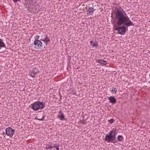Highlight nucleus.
<instances>
[{"mask_svg":"<svg viewBox=\"0 0 150 150\" xmlns=\"http://www.w3.org/2000/svg\"><path fill=\"white\" fill-rule=\"evenodd\" d=\"M40 37V36L38 35H37L35 37V40H36V41H39L40 40H39Z\"/></svg>","mask_w":150,"mask_h":150,"instance_id":"a211bd4d","label":"nucleus"},{"mask_svg":"<svg viewBox=\"0 0 150 150\" xmlns=\"http://www.w3.org/2000/svg\"><path fill=\"white\" fill-rule=\"evenodd\" d=\"M96 62L100 63V65L103 66L107 64V62L106 61L102 59L97 60Z\"/></svg>","mask_w":150,"mask_h":150,"instance_id":"9d476101","label":"nucleus"},{"mask_svg":"<svg viewBox=\"0 0 150 150\" xmlns=\"http://www.w3.org/2000/svg\"><path fill=\"white\" fill-rule=\"evenodd\" d=\"M1 47L6 48V45L4 42L3 40L1 38L0 39V48Z\"/></svg>","mask_w":150,"mask_h":150,"instance_id":"4468645a","label":"nucleus"},{"mask_svg":"<svg viewBox=\"0 0 150 150\" xmlns=\"http://www.w3.org/2000/svg\"><path fill=\"white\" fill-rule=\"evenodd\" d=\"M40 40L45 42V43L47 45L48 42H50V40L48 37L47 35L45 33H43L41 36H40Z\"/></svg>","mask_w":150,"mask_h":150,"instance_id":"39448f33","label":"nucleus"},{"mask_svg":"<svg viewBox=\"0 0 150 150\" xmlns=\"http://www.w3.org/2000/svg\"><path fill=\"white\" fill-rule=\"evenodd\" d=\"M33 42L35 45V49L39 50L42 49V43L40 40L39 41L34 40Z\"/></svg>","mask_w":150,"mask_h":150,"instance_id":"0eeeda50","label":"nucleus"},{"mask_svg":"<svg viewBox=\"0 0 150 150\" xmlns=\"http://www.w3.org/2000/svg\"><path fill=\"white\" fill-rule=\"evenodd\" d=\"M59 146L58 144L57 145V146L55 147L56 148L57 150H59Z\"/></svg>","mask_w":150,"mask_h":150,"instance_id":"4be33fe9","label":"nucleus"},{"mask_svg":"<svg viewBox=\"0 0 150 150\" xmlns=\"http://www.w3.org/2000/svg\"><path fill=\"white\" fill-rule=\"evenodd\" d=\"M124 12L125 14L119 9L113 11L115 14V17L117 21V24L118 26L124 25L127 28L129 26L134 25V24L130 20L125 12Z\"/></svg>","mask_w":150,"mask_h":150,"instance_id":"f257e3e1","label":"nucleus"},{"mask_svg":"<svg viewBox=\"0 0 150 150\" xmlns=\"http://www.w3.org/2000/svg\"><path fill=\"white\" fill-rule=\"evenodd\" d=\"M82 124H84V123H85V121H84V120H83V121L82 122Z\"/></svg>","mask_w":150,"mask_h":150,"instance_id":"b1692460","label":"nucleus"},{"mask_svg":"<svg viewBox=\"0 0 150 150\" xmlns=\"http://www.w3.org/2000/svg\"><path fill=\"white\" fill-rule=\"evenodd\" d=\"M116 133L115 130H112L108 134H106L104 139L108 142H112L115 143L117 141Z\"/></svg>","mask_w":150,"mask_h":150,"instance_id":"f03ea898","label":"nucleus"},{"mask_svg":"<svg viewBox=\"0 0 150 150\" xmlns=\"http://www.w3.org/2000/svg\"><path fill=\"white\" fill-rule=\"evenodd\" d=\"M31 75H32V76H33V75L32 74H30V76H31Z\"/></svg>","mask_w":150,"mask_h":150,"instance_id":"393cba45","label":"nucleus"},{"mask_svg":"<svg viewBox=\"0 0 150 150\" xmlns=\"http://www.w3.org/2000/svg\"><path fill=\"white\" fill-rule=\"evenodd\" d=\"M119 28H117L115 29V30H118V33L121 35L124 34L126 32V30H127V28L123 25L122 26H119Z\"/></svg>","mask_w":150,"mask_h":150,"instance_id":"20e7f679","label":"nucleus"},{"mask_svg":"<svg viewBox=\"0 0 150 150\" xmlns=\"http://www.w3.org/2000/svg\"><path fill=\"white\" fill-rule=\"evenodd\" d=\"M90 44L92 47H97L98 46V42L97 41H90Z\"/></svg>","mask_w":150,"mask_h":150,"instance_id":"9b49d317","label":"nucleus"},{"mask_svg":"<svg viewBox=\"0 0 150 150\" xmlns=\"http://www.w3.org/2000/svg\"><path fill=\"white\" fill-rule=\"evenodd\" d=\"M111 17L112 18H113V17L112 16H111Z\"/></svg>","mask_w":150,"mask_h":150,"instance_id":"a878e982","label":"nucleus"},{"mask_svg":"<svg viewBox=\"0 0 150 150\" xmlns=\"http://www.w3.org/2000/svg\"><path fill=\"white\" fill-rule=\"evenodd\" d=\"M39 70L37 68H34L33 70V76H32V75H31V76L33 78H34L36 74L38 73L39 72Z\"/></svg>","mask_w":150,"mask_h":150,"instance_id":"ddd939ff","label":"nucleus"},{"mask_svg":"<svg viewBox=\"0 0 150 150\" xmlns=\"http://www.w3.org/2000/svg\"><path fill=\"white\" fill-rule=\"evenodd\" d=\"M48 146H46L45 147V148L47 149H52V147H51V145H48Z\"/></svg>","mask_w":150,"mask_h":150,"instance_id":"aec40b11","label":"nucleus"},{"mask_svg":"<svg viewBox=\"0 0 150 150\" xmlns=\"http://www.w3.org/2000/svg\"><path fill=\"white\" fill-rule=\"evenodd\" d=\"M32 108L34 111H37L39 109H42L45 107V103L43 101H36L31 104Z\"/></svg>","mask_w":150,"mask_h":150,"instance_id":"7ed1b4c3","label":"nucleus"},{"mask_svg":"<svg viewBox=\"0 0 150 150\" xmlns=\"http://www.w3.org/2000/svg\"><path fill=\"white\" fill-rule=\"evenodd\" d=\"M117 140L119 141H120L122 140V139L123 137L122 135H119L117 136Z\"/></svg>","mask_w":150,"mask_h":150,"instance_id":"f3484780","label":"nucleus"},{"mask_svg":"<svg viewBox=\"0 0 150 150\" xmlns=\"http://www.w3.org/2000/svg\"><path fill=\"white\" fill-rule=\"evenodd\" d=\"M13 1L15 3H16L17 1H19L20 0H13Z\"/></svg>","mask_w":150,"mask_h":150,"instance_id":"5701e85b","label":"nucleus"},{"mask_svg":"<svg viewBox=\"0 0 150 150\" xmlns=\"http://www.w3.org/2000/svg\"><path fill=\"white\" fill-rule=\"evenodd\" d=\"M15 130L13 129L11 127H9L6 129V134L10 137H11L15 133Z\"/></svg>","mask_w":150,"mask_h":150,"instance_id":"423d86ee","label":"nucleus"},{"mask_svg":"<svg viewBox=\"0 0 150 150\" xmlns=\"http://www.w3.org/2000/svg\"><path fill=\"white\" fill-rule=\"evenodd\" d=\"M112 89L111 90L112 93H113L116 94L117 92V90L115 88H114V87H112Z\"/></svg>","mask_w":150,"mask_h":150,"instance_id":"dca6fc26","label":"nucleus"},{"mask_svg":"<svg viewBox=\"0 0 150 150\" xmlns=\"http://www.w3.org/2000/svg\"><path fill=\"white\" fill-rule=\"evenodd\" d=\"M110 103L114 104L116 102V100L114 96H110L109 98Z\"/></svg>","mask_w":150,"mask_h":150,"instance_id":"f8f14e48","label":"nucleus"},{"mask_svg":"<svg viewBox=\"0 0 150 150\" xmlns=\"http://www.w3.org/2000/svg\"><path fill=\"white\" fill-rule=\"evenodd\" d=\"M25 7H26V8L27 7V6H25Z\"/></svg>","mask_w":150,"mask_h":150,"instance_id":"bb28decb","label":"nucleus"},{"mask_svg":"<svg viewBox=\"0 0 150 150\" xmlns=\"http://www.w3.org/2000/svg\"><path fill=\"white\" fill-rule=\"evenodd\" d=\"M95 9L92 7H89L87 11V14L90 15H92L93 14Z\"/></svg>","mask_w":150,"mask_h":150,"instance_id":"1a4fd4ad","label":"nucleus"},{"mask_svg":"<svg viewBox=\"0 0 150 150\" xmlns=\"http://www.w3.org/2000/svg\"><path fill=\"white\" fill-rule=\"evenodd\" d=\"M115 121V120L113 119L112 118L110 120H108V122L110 124L113 123Z\"/></svg>","mask_w":150,"mask_h":150,"instance_id":"6ab92c4d","label":"nucleus"},{"mask_svg":"<svg viewBox=\"0 0 150 150\" xmlns=\"http://www.w3.org/2000/svg\"><path fill=\"white\" fill-rule=\"evenodd\" d=\"M45 117V115H43L42 118L41 119H39V118H38V117H36L35 118V119L37 120H40V121H43V120H44V118Z\"/></svg>","mask_w":150,"mask_h":150,"instance_id":"2eb2a0df","label":"nucleus"},{"mask_svg":"<svg viewBox=\"0 0 150 150\" xmlns=\"http://www.w3.org/2000/svg\"><path fill=\"white\" fill-rule=\"evenodd\" d=\"M57 117L58 118H59L61 120L63 121L65 120L64 118L65 116L61 110L59 111V114L57 116Z\"/></svg>","mask_w":150,"mask_h":150,"instance_id":"6e6552de","label":"nucleus"},{"mask_svg":"<svg viewBox=\"0 0 150 150\" xmlns=\"http://www.w3.org/2000/svg\"><path fill=\"white\" fill-rule=\"evenodd\" d=\"M57 144H53L51 145V147H52V148L54 147L55 148L57 146Z\"/></svg>","mask_w":150,"mask_h":150,"instance_id":"412c9836","label":"nucleus"}]
</instances>
